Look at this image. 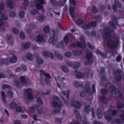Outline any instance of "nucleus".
Masks as SVG:
<instances>
[{"instance_id": "nucleus-1", "label": "nucleus", "mask_w": 124, "mask_h": 124, "mask_svg": "<svg viewBox=\"0 0 124 124\" xmlns=\"http://www.w3.org/2000/svg\"><path fill=\"white\" fill-rule=\"evenodd\" d=\"M53 106L55 108V109L53 110L52 112V113L53 114H55L57 113L63 112V114L65 115L66 112L63 109H62L63 107L62 102L60 100L59 98L57 97H54L52 103Z\"/></svg>"}, {"instance_id": "nucleus-2", "label": "nucleus", "mask_w": 124, "mask_h": 124, "mask_svg": "<svg viewBox=\"0 0 124 124\" xmlns=\"http://www.w3.org/2000/svg\"><path fill=\"white\" fill-rule=\"evenodd\" d=\"M58 35V33L57 31H51L50 36L51 38L49 40V43H52L53 45H54L57 42L56 38Z\"/></svg>"}, {"instance_id": "nucleus-3", "label": "nucleus", "mask_w": 124, "mask_h": 124, "mask_svg": "<svg viewBox=\"0 0 124 124\" xmlns=\"http://www.w3.org/2000/svg\"><path fill=\"white\" fill-rule=\"evenodd\" d=\"M87 52L86 53V57L87 61H85L84 62L85 64L87 65L89 64L92 63L93 59L92 54L91 52L88 49H87Z\"/></svg>"}, {"instance_id": "nucleus-4", "label": "nucleus", "mask_w": 124, "mask_h": 124, "mask_svg": "<svg viewBox=\"0 0 124 124\" xmlns=\"http://www.w3.org/2000/svg\"><path fill=\"white\" fill-rule=\"evenodd\" d=\"M40 77H41V75H43L45 78L44 79V81L47 85H50V79L51 77L49 75L48 73H46L44 71L40 70Z\"/></svg>"}, {"instance_id": "nucleus-5", "label": "nucleus", "mask_w": 124, "mask_h": 124, "mask_svg": "<svg viewBox=\"0 0 124 124\" xmlns=\"http://www.w3.org/2000/svg\"><path fill=\"white\" fill-rule=\"evenodd\" d=\"M108 46L111 48H114L116 46V42L111 39L108 40L107 42Z\"/></svg>"}, {"instance_id": "nucleus-6", "label": "nucleus", "mask_w": 124, "mask_h": 124, "mask_svg": "<svg viewBox=\"0 0 124 124\" xmlns=\"http://www.w3.org/2000/svg\"><path fill=\"white\" fill-rule=\"evenodd\" d=\"M84 90L85 92L89 95L92 93V90L90 85L88 84H86L84 87Z\"/></svg>"}, {"instance_id": "nucleus-7", "label": "nucleus", "mask_w": 124, "mask_h": 124, "mask_svg": "<svg viewBox=\"0 0 124 124\" xmlns=\"http://www.w3.org/2000/svg\"><path fill=\"white\" fill-rule=\"evenodd\" d=\"M71 104L72 106L76 108H79L81 107V103L78 101L72 100L71 101Z\"/></svg>"}, {"instance_id": "nucleus-8", "label": "nucleus", "mask_w": 124, "mask_h": 124, "mask_svg": "<svg viewBox=\"0 0 124 124\" xmlns=\"http://www.w3.org/2000/svg\"><path fill=\"white\" fill-rule=\"evenodd\" d=\"M96 24V23L95 22H92L84 26L83 28L85 29H89L95 27Z\"/></svg>"}, {"instance_id": "nucleus-9", "label": "nucleus", "mask_w": 124, "mask_h": 124, "mask_svg": "<svg viewBox=\"0 0 124 124\" xmlns=\"http://www.w3.org/2000/svg\"><path fill=\"white\" fill-rule=\"evenodd\" d=\"M43 3V0H39L36 2V7L38 9H41L43 8L41 4Z\"/></svg>"}, {"instance_id": "nucleus-10", "label": "nucleus", "mask_w": 124, "mask_h": 124, "mask_svg": "<svg viewBox=\"0 0 124 124\" xmlns=\"http://www.w3.org/2000/svg\"><path fill=\"white\" fill-rule=\"evenodd\" d=\"M26 92L27 93V97L29 100H32L33 99V96L31 94L32 90L31 89H28L26 90Z\"/></svg>"}, {"instance_id": "nucleus-11", "label": "nucleus", "mask_w": 124, "mask_h": 124, "mask_svg": "<svg viewBox=\"0 0 124 124\" xmlns=\"http://www.w3.org/2000/svg\"><path fill=\"white\" fill-rule=\"evenodd\" d=\"M43 36L42 35L39 34L34 39V40L40 43L43 41Z\"/></svg>"}, {"instance_id": "nucleus-12", "label": "nucleus", "mask_w": 124, "mask_h": 124, "mask_svg": "<svg viewBox=\"0 0 124 124\" xmlns=\"http://www.w3.org/2000/svg\"><path fill=\"white\" fill-rule=\"evenodd\" d=\"M104 32L102 35L104 37L107 39L111 38V35L109 31H104Z\"/></svg>"}, {"instance_id": "nucleus-13", "label": "nucleus", "mask_w": 124, "mask_h": 124, "mask_svg": "<svg viewBox=\"0 0 124 124\" xmlns=\"http://www.w3.org/2000/svg\"><path fill=\"white\" fill-rule=\"evenodd\" d=\"M20 79L23 84H27L28 82V79L24 77H21L20 78Z\"/></svg>"}, {"instance_id": "nucleus-14", "label": "nucleus", "mask_w": 124, "mask_h": 124, "mask_svg": "<svg viewBox=\"0 0 124 124\" xmlns=\"http://www.w3.org/2000/svg\"><path fill=\"white\" fill-rule=\"evenodd\" d=\"M13 57H11L9 60V62L12 63H14L16 62L17 58L16 56L15 55H13Z\"/></svg>"}, {"instance_id": "nucleus-15", "label": "nucleus", "mask_w": 124, "mask_h": 124, "mask_svg": "<svg viewBox=\"0 0 124 124\" xmlns=\"http://www.w3.org/2000/svg\"><path fill=\"white\" fill-rule=\"evenodd\" d=\"M54 55L60 60H62L63 57L58 52L55 51L54 53Z\"/></svg>"}, {"instance_id": "nucleus-16", "label": "nucleus", "mask_w": 124, "mask_h": 124, "mask_svg": "<svg viewBox=\"0 0 124 124\" xmlns=\"http://www.w3.org/2000/svg\"><path fill=\"white\" fill-rule=\"evenodd\" d=\"M82 52L80 50H75L73 51V54L75 56H79L81 55Z\"/></svg>"}, {"instance_id": "nucleus-17", "label": "nucleus", "mask_w": 124, "mask_h": 124, "mask_svg": "<svg viewBox=\"0 0 124 124\" xmlns=\"http://www.w3.org/2000/svg\"><path fill=\"white\" fill-rule=\"evenodd\" d=\"M9 63V62L6 59H1L0 61V65L5 64L7 65Z\"/></svg>"}, {"instance_id": "nucleus-18", "label": "nucleus", "mask_w": 124, "mask_h": 124, "mask_svg": "<svg viewBox=\"0 0 124 124\" xmlns=\"http://www.w3.org/2000/svg\"><path fill=\"white\" fill-rule=\"evenodd\" d=\"M115 4L113 6V9L114 10H115L116 8V7L119 5H121L120 3L117 0H115L114 2Z\"/></svg>"}, {"instance_id": "nucleus-19", "label": "nucleus", "mask_w": 124, "mask_h": 124, "mask_svg": "<svg viewBox=\"0 0 124 124\" xmlns=\"http://www.w3.org/2000/svg\"><path fill=\"white\" fill-rule=\"evenodd\" d=\"M40 93L39 92L38 93L37 95V101L40 104H43V102L40 98Z\"/></svg>"}, {"instance_id": "nucleus-20", "label": "nucleus", "mask_w": 124, "mask_h": 124, "mask_svg": "<svg viewBox=\"0 0 124 124\" xmlns=\"http://www.w3.org/2000/svg\"><path fill=\"white\" fill-rule=\"evenodd\" d=\"M62 70L64 72L68 73L69 72V70L68 68L64 65H62L61 67Z\"/></svg>"}, {"instance_id": "nucleus-21", "label": "nucleus", "mask_w": 124, "mask_h": 124, "mask_svg": "<svg viewBox=\"0 0 124 124\" xmlns=\"http://www.w3.org/2000/svg\"><path fill=\"white\" fill-rule=\"evenodd\" d=\"M109 89L110 91L112 92L113 93H116V89L114 85H111V86L109 87Z\"/></svg>"}, {"instance_id": "nucleus-22", "label": "nucleus", "mask_w": 124, "mask_h": 124, "mask_svg": "<svg viewBox=\"0 0 124 124\" xmlns=\"http://www.w3.org/2000/svg\"><path fill=\"white\" fill-rule=\"evenodd\" d=\"M26 57L27 59L31 61L33 60L32 55L30 53H28L27 54Z\"/></svg>"}, {"instance_id": "nucleus-23", "label": "nucleus", "mask_w": 124, "mask_h": 124, "mask_svg": "<svg viewBox=\"0 0 124 124\" xmlns=\"http://www.w3.org/2000/svg\"><path fill=\"white\" fill-rule=\"evenodd\" d=\"M85 34L87 36H95V31H91L90 33L89 31H85Z\"/></svg>"}, {"instance_id": "nucleus-24", "label": "nucleus", "mask_w": 124, "mask_h": 124, "mask_svg": "<svg viewBox=\"0 0 124 124\" xmlns=\"http://www.w3.org/2000/svg\"><path fill=\"white\" fill-rule=\"evenodd\" d=\"M76 75V77L78 78H80L84 77V75L80 72L77 73Z\"/></svg>"}, {"instance_id": "nucleus-25", "label": "nucleus", "mask_w": 124, "mask_h": 124, "mask_svg": "<svg viewBox=\"0 0 124 124\" xmlns=\"http://www.w3.org/2000/svg\"><path fill=\"white\" fill-rule=\"evenodd\" d=\"M96 52V53L100 54L103 57H106V55L104 53H102L101 52L98 50H97Z\"/></svg>"}, {"instance_id": "nucleus-26", "label": "nucleus", "mask_w": 124, "mask_h": 124, "mask_svg": "<svg viewBox=\"0 0 124 124\" xmlns=\"http://www.w3.org/2000/svg\"><path fill=\"white\" fill-rule=\"evenodd\" d=\"M39 106L38 105H35L34 107H31L29 108V111L32 113H33L35 112V108H36Z\"/></svg>"}, {"instance_id": "nucleus-27", "label": "nucleus", "mask_w": 124, "mask_h": 124, "mask_svg": "<svg viewBox=\"0 0 124 124\" xmlns=\"http://www.w3.org/2000/svg\"><path fill=\"white\" fill-rule=\"evenodd\" d=\"M7 40L8 45L10 46H12L13 45L14 41L13 38H11L10 39H8Z\"/></svg>"}, {"instance_id": "nucleus-28", "label": "nucleus", "mask_w": 124, "mask_h": 124, "mask_svg": "<svg viewBox=\"0 0 124 124\" xmlns=\"http://www.w3.org/2000/svg\"><path fill=\"white\" fill-rule=\"evenodd\" d=\"M36 62L38 64H42L43 62V61L41 58H38L36 59Z\"/></svg>"}, {"instance_id": "nucleus-29", "label": "nucleus", "mask_w": 124, "mask_h": 124, "mask_svg": "<svg viewBox=\"0 0 124 124\" xmlns=\"http://www.w3.org/2000/svg\"><path fill=\"white\" fill-rule=\"evenodd\" d=\"M16 104L14 102H12L9 104V107L12 109H14L16 107Z\"/></svg>"}, {"instance_id": "nucleus-30", "label": "nucleus", "mask_w": 124, "mask_h": 124, "mask_svg": "<svg viewBox=\"0 0 124 124\" xmlns=\"http://www.w3.org/2000/svg\"><path fill=\"white\" fill-rule=\"evenodd\" d=\"M1 95L2 97V100L5 103H6V101H5V100L6 97V95L5 94V93L4 92L2 91H1Z\"/></svg>"}, {"instance_id": "nucleus-31", "label": "nucleus", "mask_w": 124, "mask_h": 124, "mask_svg": "<svg viewBox=\"0 0 124 124\" xmlns=\"http://www.w3.org/2000/svg\"><path fill=\"white\" fill-rule=\"evenodd\" d=\"M82 44L81 43L79 42H78L77 44H74L72 45V46L73 47H74L76 46H78L81 47H82Z\"/></svg>"}, {"instance_id": "nucleus-32", "label": "nucleus", "mask_w": 124, "mask_h": 124, "mask_svg": "<svg viewBox=\"0 0 124 124\" xmlns=\"http://www.w3.org/2000/svg\"><path fill=\"white\" fill-rule=\"evenodd\" d=\"M50 52L43 51L42 53V54L44 57L45 58H48L49 57V54Z\"/></svg>"}, {"instance_id": "nucleus-33", "label": "nucleus", "mask_w": 124, "mask_h": 124, "mask_svg": "<svg viewBox=\"0 0 124 124\" xmlns=\"http://www.w3.org/2000/svg\"><path fill=\"white\" fill-rule=\"evenodd\" d=\"M74 8H70V14L72 18H73L74 16V14L73 12H74Z\"/></svg>"}, {"instance_id": "nucleus-34", "label": "nucleus", "mask_w": 124, "mask_h": 124, "mask_svg": "<svg viewBox=\"0 0 124 124\" xmlns=\"http://www.w3.org/2000/svg\"><path fill=\"white\" fill-rule=\"evenodd\" d=\"M30 45L31 44L30 42H26L24 44L23 47L25 49H27L30 47Z\"/></svg>"}, {"instance_id": "nucleus-35", "label": "nucleus", "mask_w": 124, "mask_h": 124, "mask_svg": "<svg viewBox=\"0 0 124 124\" xmlns=\"http://www.w3.org/2000/svg\"><path fill=\"white\" fill-rule=\"evenodd\" d=\"M104 68L103 67H102L100 69V75H102V74L103 75V76L105 77V72L104 71Z\"/></svg>"}, {"instance_id": "nucleus-36", "label": "nucleus", "mask_w": 124, "mask_h": 124, "mask_svg": "<svg viewBox=\"0 0 124 124\" xmlns=\"http://www.w3.org/2000/svg\"><path fill=\"white\" fill-rule=\"evenodd\" d=\"M90 106L89 105L86 106L85 108V111L86 113H88L90 111Z\"/></svg>"}, {"instance_id": "nucleus-37", "label": "nucleus", "mask_w": 124, "mask_h": 124, "mask_svg": "<svg viewBox=\"0 0 124 124\" xmlns=\"http://www.w3.org/2000/svg\"><path fill=\"white\" fill-rule=\"evenodd\" d=\"M19 36L20 38L22 39H24L25 38L24 33L22 31H21L20 33Z\"/></svg>"}, {"instance_id": "nucleus-38", "label": "nucleus", "mask_w": 124, "mask_h": 124, "mask_svg": "<svg viewBox=\"0 0 124 124\" xmlns=\"http://www.w3.org/2000/svg\"><path fill=\"white\" fill-rule=\"evenodd\" d=\"M65 56L67 57H71L72 55V54L71 53L69 52H66L65 54Z\"/></svg>"}, {"instance_id": "nucleus-39", "label": "nucleus", "mask_w": 124, "mask_h": 124, "mask_svg": "<svg viewBox=\"0 0 124 124\" xmlns=\"http://www.w3.org/2000/svg\"><path fill=\"white\" fill-rule=\"evenodd\" d=\"M87 45L89 47L92 49L94 50L95 49V48L94 46L93 45H92L89 43H87Z\"/></svg>"}, {"instance_id": "nucleus-40", "label": "nucleus", "mask_w": 124, "mask_h": 124, "mask_svg": "<svg viewBox=\"0 0 124 124\" xmlns=\"http://www.w3.org/2000/svg\"><path fill=\"white\" fill-rule=\"evenodd\" d=\"M7 93L8 96L12 98L13 93L12 91L9 90L7 92Z\"/></svg>"}, {"instance_id": "nucleus-41", "label": "nucleus", "mask_w": 124, "mask_h": 124, "mask_svg": "<svg viewBox=\"0 0 124 124\" xmlns=\"http://www.w3.org/2000/svg\"><path fill=\"white\" fill-rule=\"evenodd\" d=\"M45 17L43 15H41L39 17V20L40 22H41L45 20Z\"/></svg>"}, {"instance_id": "nucleus-42", "label": "nucleus", "mask_w": 124, "mask_h": 124, "mask_svg": "<svg viewBox=\"0 0 124 124\" xmlns=\"http://www.w3.org/2000/svg\"><path fill=\"white\" fill-rule=\"evenodd\" d=\"M66 63L70 66H72L73 64L72 62L68 60H66L65 61Z\"/></svg>"}, {"instance_id": "nucleus-43", "label": "nucleus", "mask_w": 124, "mask_h": 124, "mask_svg": "<svg viewBox=\"0 0 124 124\" xmlns=\"http://www.w3.org/2000/svg\"><path fill=\"white\" fill-rule=\"evenodd\" d=\"M115 77L116 80L118 81L120 80L122 78L121 76L120 75H115Z\"/></svg>"}, {"instance_id": "nucleus-44", "label": "nucleus", "mask_w": 124, "mask_h": 124, "mask_svg": "<svg viewBox=\"0 0 124 124\" xmlns=\"http://www.w3.org/2000/svg\"><path fill=\"white\" fill-rule=\"evenodd\" d=\"M2 88L3 89H4L6 88H8L9 89H11V88L10 86L8 85H6L5 84H4L3 85Z\"/></svg>"}, {"instance_id": "nucleus-45", "label": "nucleus", "mask_w": 124, "mask_h": 124, "mask_svg": "<svg viewBox=\"0 0 124 124\" xmlns=\"http://www.w3.org/2000/svg\"><path fill=\"white\" fill-rule=\"evenodd\" d=\"M122 72V71L118 69H117L115 72L116 75H120L121 73Z\"/></svg>"}, {"instance_id": "nucleus-46", "label": "nucleus", "mask_w": 124, "mask_h": 124, "mask_svg": "<svg viewBox=\"0 0 124 124\" xmlns=\"http://www.w3.org/2000/svg\"><path fill=\"white\" fill-rule=\"evenodd\" d=\"M64 40L66 43H68L69 41V38L67 36H66L64 38Z\"/></svg>"}, {"instance_id": "nucleus-47", "label": "nucleus", "mask_w": 124, "mask_h": 124, "mask_svg": "<svg viewBox=\"0 0 124 124\" xmlns=\"http://www.w3.org/2000/svg\"><path fill=\"white\" fill-rule=\"evenodd\" d=\"M74 85L75 86L77 87H78L80 86V83L77 81L75 82L74 83Z\"/></svg>"}, {"instance_id": "nucleus-48", "label": "nucleus", "mask_w": 124, "mask_h": 124, "mask_svg": "<svg viewBox=\"0 0 124 124\" xmlns=\"http://www.w3.org/2000/svg\"><path fill=\"white\" fill-rule=\"evenodd\" d=\"M74 112L75 114L76 115V117L80 118V116L78 111L77 110H75Z\"/></svg>"}, {"instance_id": "nucleus-49", "label": "nucleus", "mask_w": 124, "mask_h": 124, "mask_svg": "<svg viewBox=\"0 0 124 124\" xmlns=\"http://www.w3.org/2000/svg\"><path fill=\"white\" fill-rule=\"evenodd\" d=\"M105 118L107 120H110L111 119V117L109 114H107L105 116Z\"/></svg>"}, {"instance_id": "nucleus-50", "label": "nucleus", "mask_w": 124, "mask_h": 124, "mask_svg": "<svg viewBox=\"0 0 124 124\" xmlns=\"http://www.w3.org/2000/svg\"><path fill=\"white\" fill-rule=\"evenodd\" d=\"M16 111L17 112H20L22 110V108L20 106H17L16 108Z\"/></svg>"}, {"instance_id": "nucleus-51", "label": "nucleus", "mask_w": 124, "mask_h": 124, "mask_svg": "<svg viewBox=\"0 0 124 124\" xmlns=\"http://www.w3.org/2000/svg\"><path fill=\"white\" fill-rule=\"evenodd\" d=\"M80 66V64L79 63L76 62L75 65L73 67L74 69H76L78 68Z\"/></svg>"}, {"instance_id": "nucleus-52", "label": "nucleus", "mask_w": 124, "mask_h": 124, "mask_svg": "<svg viewBox=\"0 0 124 124\" xmlns=\"http://www.w3.org/2000/svg\"><path fill=\"white\" fill-rule=\"evenodd\" d=\"M92 10L93 12L96 13L97 12V8L93 6L92 7Z\"/></svg>"}, {"instance_id": "nucleus-53", "label": "nucleus", "mask_w": 124, "mask_h": 124, "mask_svg": "<svg viewBox=\"0 0 124 124\" xmlns=\"http://www.w3.org/2000/svg\"><path fill=\"white\" fill-rule=\"evenodd\" d=\"M101 92L103 94H105L107 93V91L106 90L104 89H102L101 91Z\"/></svg>"}, {"instance_id": "nucleus-54", "label": "nucleus", "mask_w": 124, "mask_h": 124, "mask_svg": "<svg viewBox=\"0 0 124 124\" xmlns=\"http://www.w3.org/2000/svg\"><path fill=\"white\" fill-rule=\"evenodd\" d=\"M19 16L20 17L23 18L24 16V13L23 12L21 11L19 13Z\"/></svg>"}, {"instance_id": "nucleus-55", "label": "nucleus", "mask_w": 124, "mask_h": 124, "mask_svg": "<svg viewBox=\"0 0 124 124\" xmlns=\"http://www.w3.org/2000/svg\"><path fill=\"white\" fill-rule=\"evenodd\" d=\"M63 43V42L62 41L60 42L59 43H58L57 44L56 47L57 48H60V45H62Z\"/></svg>"}, {"instance_id": "nucleus-56", "label": "nucleus", "mask_w": 124, "mask_h": 124, "mask_svg": "<svg viewBox=\"0 0 124 124\" xmlns=\"http://www.w3.org/2000/svg\"><path fill=\"white\" fill-rule=\"evenodd\" d=\"M44 31H48L50 30L49 27L47 26H45L44 29Z\"/></svg>"}, {"instance_id": "nucleus-57", "label": "nucleus", "mask_w": 124, "mask_h": 124, "mask_svg": "<svg viewBox=\"0 0 124 124\" xmlns=\"http://www.w3.org/2000/svg\"><path fill=\"white\" fill-rule=\"evenodd\" d=\"M85 95V93L83 91H82L80 93V96L81 97H84Z\"/></svg>"}, {"instance_id": "nucleus-58", "label": "nucleus", "mask_w": 124, "mask_h": 124, "mask_svg": "<svg viewBox=\"0 0 124 124\" xmlns=\"http://www.w3.org/2000/svg\"><path fill=\"white\" fill-rule=\"evenodd\" d=\"M14 83L17 86H19L20 84V82L19 81L17 80L14 81Z\"/></svg>"}, {"instance_id": "nucleus-59", "label": "nucleus", "mask_w": 124, "mask_h": 124, "mask_svg": "<svg viewBox=\"0 0 124 124\" xmlns=\"http://www.w3.org/2000/svg\"><path fill=\"white\" fill-rule=\"evenodd\" d=\"M58 80H60L61 82L62 83L63 82V81H62L61 79H62L63 80H65V78L64 77H63L62 78H61V77L60 76H58Z\"/></svg>"}, {"instance_id": "nucleus-60", "label": "nucleus", "mask_w": 124, "mask_h": 124, "mask_svg": "<svg viewBox=\"0 0 124 124\" xmlns=\"http://www.w3.org/2000/svg\"><path fill=\"white\" fill-rule=\"evenodd\" d=\"M121 59V57L120 55H119L118 56L116 57V60L118 62H120Z\"/></svg>"}, {"instance_id": "nucleus-61", "label": "nucleus", "mask_w": 124, "mask_h": 124, "mask_svg": "<svg viewBox=\"0 0 124 124\" xmlns=\"http://www.w3.org/2000/svg\"><path fill=\"white\" fill-rule=\"evenodd\" d=\"M77 22L79 24H81L83 23V21L81 19H79L77 21Z\"/></svg>"}, {"instance_id": "nucleus-62", "label": "nucleus", "mask_w": 124, "mask_h": 124, "mask_svg": "<svg viewBox=\"0 0 124 124\" xmlns=\"http://www.w3.org/2000/svg\"><path fill=\"white\" fill-rule=\"evenodd\" d=\"M123 106L122 105L118 103L117 105V108L118 109H121L122 108Z\"/></svg>"}, {"instance_id": "nucleus-63", "label": "nucleus", "mask_w": 124, "mask_h": 124, "mask_svg": "<svg viewBox=\"0 0 124 124\" xmlns=\"http://www.w3.org/2000/svg\"><path fill=\"white\" fill-rule=\"evenodd\" d=\"M49 56L52 59H53L54 57L53 54L51 52H49Z\"/></svg>"}, {"instance_id": "nucleus-64", "label": "nucleus", "mask_w": 124, "mask_h": 124, "mask_svg": "<svg viewBox=\"0 0 124 124\" xmlns=\"http://www.w3.org/2000/svg\"><path fill=\"white\" fill-rule=\"evenodd\" d=\"M80 40L83 43H84L85 41V39L84 37L82 36H81L80 38Z\"/></svg>"}]
</instances>
